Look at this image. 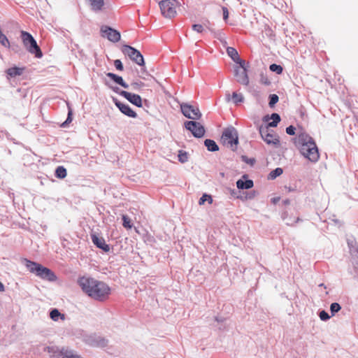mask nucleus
<instances>
[{
  "mask_svg": "<svg viewBox=\"0 0 358 358\" xmlns=\"http://www.w3.org/2000/svg\"><path fill=\"white\" fill-rule=\"evenodd\" d=\"M78 284L84 292L97 301L106 300L110 293V288L108 285L90 277L80 278Z\"/></svg>",
  "mask_w": 358,
  "mask_h": 358,
  "instance_id": "f257e3e1",
  "label": "nucleus"
},
{
  "mask_svg": "<svg viewBox=\"0 0 358 358\" xmlns=\"http://www.w3.org/2000/svg\"><path fill=\"white\" fill-rule=\"evenodd\" d=\"M25 262L26 267L28 270L35 273L38 277L50 282H54L57 280L56 275L48 268L27 259H25Z\"/></svg>",
  "mask_w": 358,
  "mask_h": 358,
  "instance_id": "f03ea898",
  "label": "nucleus"
},
{
  "mask_svg": "<svg viewBox=\"0 0 358 358\" xmlns=\"http://www.w3.org/2000/svg\"><path fill=\"white\" fill-rule=\"evenodd\" d=\"M20 34L23 45L26 49L31 54L34 55L36 57L41 58L43 56L42 52L32 35L25 31H22Z\"/></svg>",
  "mask_w": 358,
  "mask_h": 358,
  "instance_id": "7ed1b4c3",
  "label": "nucleus"
},
{
  "mask_svg": "<svg viewBox=\"0 0 358 358\" xmlns=\"http://www.w3.org/2000/svg\"><path fill=\"white\" fill-rule=\"evenodd\" d=\"M221 141L224 145L234 150V146H236L238 143L237 130L233 127L226 128L222 132Z\"/></svg>",
  "mask_w": 358,
  "mask_h": 358,
  "instance_id": "20e7f679",
  "label": "nucleus"
},
{
  "mask_svg": "<svg viewBox=\"0 0 358 358\" xmlns=\"http://www.w3.org/2000/svg\"><path fill=\"white\" fill-rule=\"evenodd\" d=\"M176 0H162L159 1V6L162 15L166 18L174 17L176 14Z\"/></svg>",
  "mask_w": 358,
  "mask_h": 358,
  "instance_id": "39448f33",
  "label": "nucleus"
},
{
  "mask_svg": "<svg viewBox=\"0 0 358 358\" xmlns=\"http://www.w3.org/2000/svg\"><path fill=\"white\" fill-rule=\"evenodd\" d=\"M299 150L300 153L311 162L315 163L320 158L318 148L315 142L310 143L308 145H303V147Z\"/></svg>",
  "mask_w": 358,
  "mask_h": 358,
  "instance_id": "423d86ee",
  "label": "nucleus"
},
{
  "mask_svg": "<svg viewBox=\"0 0 358 358\" xmlns=\"http://www.w3.org/2000/svg\"><path fill=\"white\" fill-rule=\"evenodd\" d=\"M51 358H83L73 350L57 347L48 348Z\"/></svg>",
  "mask_w": 358,
  "mask_h": 358,
  "instance_id": "0eeeda50",
  "label": "nucleus"
},
{
  "mask_svg": "<svg viewBox=\"0 0 358 358\" xmlns=\"http://www.w3.org/2000/svg\"><path fill=\"white\" fill-rule=\"evenodd\" d=\"M122 52L124 55H127L131 60L134 62L139 66H144L145 62L142 54L136 48L125 45L123 46Z\"/></svg>",
  "mask_w": 358,
  "mask_h": 358,
  "instance_id": "6e6552de",
  "label": "nucleus"
},
{
  "mask_svg": "<svg viewBox=\"0 0 358 358\" xmlns=\"http://www.w3.org/2000/svg\"><path fill=\"white\" fill-rule=\"evenodd\" d=\"M182 113L187 118L192 120H199L202 115L198 107H195L189 103H183L180 104Z\"/></svg>",
  "mask_w": 358,
  "mask_h": 358,
  "instance_id": "1a4fd4ad",
  "label": "nucleus"
},
{
  "mask_svg": "<svg viewBox=\"0 0 358 358\" xmlns=\"http://www.w3.org/2000/svg\"><path fill=\"white\" fill-rule=\"evenodd\" d=\"M185 127L187 130L191 131L195 138H200L205 134L204 127L196 121H187L185 122Z\"/></svg>",
  "mask_w": 358,
  "mask_h": 358,
  "instance_id": "9d476101",
  "label": "nucleus"
},
{
  "mask_svg": "<svg viewBox=\"0 0 358 358\" xmlns=\"http://www.w3.org/2000/svg\"><path fill=\"white\" fill-rule=\"evenodd\" d=\"M101 35L103 38H107L108 41L113 43L118 42L121 38L120 31L117 30L107 26L103 25L100 29Z\"/></svg>",
  "mask_w": 358,
  "mask_h": 358,
  "instance_id": "9b49d317",
  "label": "nucleus"
},
{
  "mask_svg": "<svg viewBox=\"0 0 358 358\" xmlns=\"http://www.w3.org/2000/svg\"><path fill=\"white\" fill-rule=\"evenodd\" d=\"M259 131L262 139L267 144L277 145L279 143L278 138L268 132V127L262 125L259 127Z\"/></svg>",
  "mask_w": 358,
  "mask_h": 358,
  "instance_id": "f8f14e48",
  "label": "nucleus"
},
{
  "mask_svg": "<svg viewBox=\"0 0 358 358\" xmlns=\"http://www.w3.org/2000/svg\"><path fill=\"white\" fill-rule=\"evenodd\" d=\"M348 245L352 257V264L356 272H358V247L354 241L348 240Z\"/></svg>",
  "mask_w": 358,
  "mask_h": 358,
  "instance_id": "ddd939ff",
  "label": "nucleus"
},
{
  "mask_svg": "<svg viewBox=\"0 0 358 358\" xmlns=\"http://www.w3.org/2000/svg\"><path fill=\"white\" fill-rule=\"evenodd\" d=\"M120 94L136 106H142V99L138 94H132L131 92L123 90L120 92Z\"/></svg>",
  "mask_w": 358,
  "mask_h": 358,
  "instance_id": "4468645a",
  "label": "nucleus"
},
{
  "mask_svg": "<svg viewBox=\"0 0 358 358\" xmlns=\"http://www.w3.org/2000/svg\"><path fill=\"white\" fill-rule=\"evenodd\" d=\"M114 103L124 115L133 118L137 117L136 113L134 112L128 104L123 103L117 99H114Z\"/></svg>",
  "mask_w": 358,
  "mask_h": 358,
  "instance_id": "2eb2a0df",
  "label": "nucleus"
},
{
  "mask_svg": "<svg viewBox=\"0 0 358 358\" xmlns=\"http://www.w3.org/2000/svg\"><path fill=\"white\" fill-rule=\"evenodd\" d=\"M313 142H315V141L311 136L306 133H301L296 138L295 145L298 149H300L303 145H308Z\"/></svg>",
  "mask_w": 358,
  "mask_h": 358,
  "instance_id": "dca6fc26",
  "label": "nucleus"
},
{
  "mask_svg": "<svg viewBox=\"0 0 358 358\" xmlns=\"http://www.w3.org/2000/svg\"><path fill=\"white\" fill-rule=\"evenodd\" d=\"M247 71V69H241L240 68H235L234 69V75L237 78V81L244 85L249 84Z\"/></svg>",
  "mask_w": 358,
  "mask_h": 358,
  "instance_id": "f3484780",
  "label": "nucleus"
},
{
  "mask_svg": "<svg viewBox=\"0 0 358 358\" xmlns=\"http://www.w3.org/2000/svg\"><path fill=\"white\" fill-rule=\"evenodd\" d=\"M91 239L92 243L99 249L103 250L104 252H108L110 250L109 245L106 244L103 237H99L95 234H91Z\"/></svg>",
  "mask_w": 358,
  "mask_h": 358,
  "instance_id": "a211bd4d",
  "label": "nucleus"
},
{
  "mask_svg": "<svg viewBox=\"0 0 358 358\" xmlns=\"http://www.w3.org/2000/svg\"><path fill=\"white\" fill-rule=\"evenodd\" d=\"M92 11L100 12L104 6V0H86Z\"/></svg>",
  "mask_w": 358,
  "mask_h": 358,
  "instance_id": "6ab92c4d",
  "label": "nucleus"
},
{
  "mask_svg": "<svg viewBox=\"0 0 358 358\" xmlns=\"http://www.w3.org/2000/svg\"><path fill=\"white\" fill-rule=\"evenodd\" d=\"M106 76L112 79L115 83L120 85L124 88H128L129 85L124 81L123 78L113 73H106Z\"/></svg>",
  "mask_w": 358,
  "mask_h": 358,
  "instance_id": "aec40b11",
  "label": "nucleus"
},
{
  "mask_svg": "<svg viewBox=\"0 0 358 358\" xmlns=\"http://www.w3.org/2000/svg\"><path fill=\"white\" fill-rule=\"evenodd\" d=\"M253 185H254V183L252 180H243L240 179L236 182V186H237L238 189H248L252 188L253 187Z\"/></svg>",
  "mask_w": 358,
  "mask_h": 358,
  "instance_id": "412c9836",
  "label": "nucleus"
},
{
  "mask_svg": "<svg viewBox=\"0 0 358 358\" xmlns=\"http://www.w3.org/2000/svg\"><path fill=\"white\" fill-rule=\"evenodd\" d=\"M24 71V68H19V67H11L6 70V73L8 76L11 78H14L17 76H20L22 74Z\"/></svg>",
  "mask_w": 358,
  "mask_h": 358,
  "instance_id": "4be33fe9",
  "label": "nucleus"
},
{
  "mask_svg": "<svg viewBox=\"0 0 358 358\" xmlns=\"http://www.w3.org/2000/svg\"><path fill=\"white\" fill-rule=\"evenodd\" d=\"M204 145L207 148V150L210 152H215L219 150V147L215 141L211 139H206L204 141Z\"/></svg>",
  "mask_w": 358,
  "mask_h": 358,
  "instance_id": "5701e85b",
  "label": "nucleus"
},
{
  "mask_svg": "<svg viewBox=\"0 0 358 358\" xmlns=\"http://www.w3.org/2000/svg\"><path fill=\"white\" fill-rule=\"evenodd\" d=\"M282 219L284 221H285V223L287 225H289V226L293 225L294 224L296 223L299 220V218L298 217H289L287 212H285L282 213Z\"/></svg>",
  "mask_w": 358,
  "mask_h": 358,
  "instance_id": "b1692460",
  "label": "nucleus"
},
{
  "mask_svg": "<svg viewBox=\"0 0 358 358\" xmlns=\"http://www.w3.org/2000/svg\"><path fill=\"white\" fill-rule=\"evenodd\" d=\"M50 317L53 321H58L59 319L64 320L65 319V315L64 314H61L60 312L56 308L52 309L50 311Z\"/></svg>",
  "mask_w": 358,
  "mask_h": 358,
  "instance_id": "393cba45",
  "label": "nucleus"
},
{
  "mask_svg": "<svg viewBox=\"0 0 358 358\" xmlns=\"http://www.w3.org/2000/svg\"><path fill=\"white\" fill-rule=\"evenodd\" d=\"M227 52L234 62L236 60H239L238 51L234 48L228 47L227 48Z\"/></svg>",
  "mask_w": 358,
  "mask_h": 358,
  "instance_id": "a878e982",
  "label": "nucleus"
},
{
  "mask_svg": "<svg viewBox=\"0 0 358 358\" xmlns=\"http://www.w3.org/2000/svg\"><path fill=\"white\" fill-rule=\"evenodd\" d=\"M270 118L273 121L268 122L266 127H275L280 121V117L278 113H272Z\"/></svg>",
  "mask_w": 358,
  "mask_h": 358,
  "instance_id": "bb28decb",
  "label": "nucleus"
},
{
  "mask_svg": "<svg viewBox=\"0 0 358 358\" xmlns=\"http://www.w3.org/2000/svg\"><path fill=\"white\" fill-rule=\"evenodd\" d=\"M66 169L62 166H58L55 170V175L57 178L63 179L66 176Z\"/></svg>",
  "mask_w": 358,
  "mask_h": 358,
  "instance_id": "cd10ccee",
  "label": "nucleus"
},
{
  "mask_svg": "<svg viewBox=\"0 0 358 358\" xmlns=\"http://www.w3.org/2000/svg\"><path fill=\"white\" fill-rule=\"evenodd\" d=\"M283 173V171L281 168H276L268 174V178L270 180H274L278 176H280Z\"/></svg>",
  "mask_w": 358,
  "mask_h": 358,
  "instance_id": "c85d7f7f",
  "label": "nucleus"
},
{
  "mask_svg": "<svg viewBox=\"0 0 358 358\" xmlns=\"http://www.w3.org/2000/svg\"><path fill=\"white\" fill-rule=\"evenodd\" d=\"M231 98L233 102L236 105L243 102L244 100L243 96L241 94H238L236 92H233Z\"/></svg>",
  "mask_w": 358,
  "mask_h": 358,
  "instance_id": "c756f323",
  "label": "nucleus"
},
{
  "mask_svg": "<svg viewBox=\"0 0 358 358\" xmlns=\"http://www.w3.org/2000/svg\"><path fill=\"white\" fill-rule=\"evenodd\" d=\"M341 309V306L338 303H332L330 306V311L331 316H334Z\"/></svg>",
  "mask_w": 358,
  "mask_h": 358,
  "instance_id": "7c9ffc66",
  "label": "nucleus"
},
{
  "mask_svg": "<svg viewBox=\"0 0 358 358\" xmlns=\"http://www.w3.org/2000/svg\"><path fill=\"white\" fill-rule=\"evenodd\" d=\"M206 201H208V203H213V199L210 195H208L207 194H203L202 196L199 200V205H203Z\"/></svg>",
  "mask_w": 358,
  "mask_h": 358,
  "instance_id": "2f4dec72",
  "label": "nucleus"
},
{
  "mask_svg": "<svg viewBox=\"0 0 358 358\" xmlns=\"http://www.w3.org/2000/svg\"><path fill=\"white\" fill-rule=\"evenodd\" d=\"M269 103L268 105L271 108H273L278 101L279 97L277 94H273L269 95Z\"/></svg>",
  "mask_w": 358,
  "mask_h": 358,
  "instance_id": "473e14b6",
  "label": "nucleus"
},
{
  "mask_svg": "<svg viewBox=\"0 0 358 358\" xmlns=\"http://www.w3.org/2000/svg\"><path fill=\"white\" fill-rule=\"evenodd\" d=\"M269 69L271 71L276 73L277 74L282 73L283 69L280 65L273 64L270 65Z\"/></svg>",
  "mask_w": 358,
  "mask_h": 358,
  "instance_id": "72a5a7b5",
  "label": "nucleus"
},
{
  "mask_svg": "<svg viewBox=\"0 0 358 358\" xmlns=\"http://www.w3.org/2000/svg\"><path fill=\"white\" fill-rule=\"evenodd\" d=\"M122 220H123V226L127 229H131L132 227V225L131 224L130 218L125 215H122Z\"/></svg>",
  "mask_w": 358,
  "mask_h": 358,
  "instance_id": "f704fd0d",
  "label": "nucleus"
},
{
  "mask_svg": "<svg viewBox=\"0 0 358 358\" xmlns=\"http://www.w3.org/2000/svg\"><path fill=\"white\" fill-rule=\"evenodd\" d=\"M259 82L264 85H266V86H268L270 85L271 84V81L270 80L268 79V78L267 77L266 75L264 74V73H261L260 74V79H259Z\"/></svg>",
  "mask_w": 358,
  "mask_h": 358,
  "instance_id": "c9c22d12",
  "label": "nucleus"
},
{
  "mask_svg": "<svg viewBox=\"0 0 358 358\" xmlns=\"http://www.w3.org/2000/svg\"><path fill=\"white\" fill-rule=\"evenodd\" d=\"M188 159L187 155L185 152L180 151L178 155V160L182 162H186Z\"/></svg>",
  "mask_w": 358,
  "mask_h": 358,
  "instance_id": "e433bc0d",
  "label": "nucleus"
},
{
  "mask_svg": "<svg viewBox=\"0 0 358 358\" xmlns=\"http://www.w3.org/2000/svg\"><path fill=\"white\" fill-rule=\"evenodd\" d=\"M319 316L321 320L327 321L330 318L329 315L325 310H322L319 313Z\"/></svg>",
  "mask_w": 358,
  "mask_h": 358,
  "instance_id": "4c0bfd02",
  "label": "nucleus"
},
{
  "mask_svg": "<svg viewBox=\"0 0 358 358\" xmlns=\"http://www.w3.org/2000/svg\"><path fill=\"white\" fill-rule=\"evenodd\" d=\"M132 88L136 90H138L142 88L145 85L141 81L134 82L131 84Z\"/></svg>",
  "mask_w": 358,
  "mask_h": 358,
  "instance_id": "58836bf2",
  "label": "nucleus"
},
{
  "mask_svg": "<svg viewBox=\"0 0 358 358\" xmlns=\"http://www.w3.org/2000/svg\"><path fill=\"white\" fill-rule=\"evenodd\" d=\"M192 29L198 33H201L203 31V27L200 24H194L192 25Z\"/></svg>",
  "mask_w": 358,
  "mask_h": 358,
  "instance_id": "ea45409f",
  "label": "nucleus"
},
{
  "mask_svg": "<svg viewBox=\"0 0 358 358\" xmlns=\"http://www.w3.org/2000/svg\"><path fill=\"white\" fill-rule=\"evenodd\" d=\"M114 66L119 71H122L124 67L122 62L120 59H115L114 61Z\"/></svg>",
  "mask_w": 358,
  "mask_h": 358,
  "instance_id": "a19ab883",
  "label": "nucleus"
},
{
  "mask_svg": "<svg viewBox=\"0 0 358 358\" xmlns=\"http://www.w3.org/2000/svg\"><path fill=\"white\" fill-rule=\"evenodd\" d=\"M296 128L290 125L286 128V133L290 136H293L295 134Z\"/></svg>",
  "mask_w": 358,
  "mask_h": 358,
  "instance_id": "79ce46f5",
  "label": "nucleus"
},
{
  "mask_svg": "<svg viewBox=\"0 0 358 358\" xmlns=\"http://www.w3.org/2000/svg\"><path fill=\"white\" fill-rule=\"evenodd\" d=\"M234 62L239 64V66H236V68H240L241 69H247V67L245 66V62L241 59L240 57L239 60H236L234 61Z\"/></svg>",
  "mask_w": 358,
  "mask_h": 358,
  "instance_id": "37998d69",
  "label": "nucleus"
},
{
  "mask_svg": "<svg viewBox=\"0 0 358 358\" xmlns=\"http://www.w3.org/2000/svg\"><path fill=\"white\" fill-rule=\"evenodd\" d=\"M71 115H72V111L71 109H69V113H68V117H67L66 121L62 124L63 126H65L66 124H69V122H71L72 121Z\"/></svg>",
  "mask_w": 358,
  "mask_h": 358,
  "instance_id": "c03bdc74",
  "label": "nucleus"
},
{
  "mask_svg": "<svg viewBox=\"0 0 358 358\" xmlns=\"http://www.w3.org/2000/svg\"><path fill=\"white\" fill-rule=\"evenodd\" d=\"M222 10H223V19L224 20H227V19L229 17V12H228V10L226 7H223L222 8Z\"/></svg>",
  "mask_w": 358,
  "mask_h": 358,
  "instance_id": "a18cd8bd",
  "label": "nucleus"
},
{
  "mask_svg": "<svg viewBox=\"0 0 358 358\" xmlns=\"http://www.w3.org/2000/svg\"><path fill=\"white\" fill-rule=\"evenodd\" d=\"M5 290V287L3 284L0 281V292H3Z\"/></svg>",
  "mask_w": 358,
  "mask_h": 358,
  "instance_id": "49530a36",
  "label": "nucleus"
},
{
  "mask_svg": "<svg viewBox=\"0 0 358 358\" xmlns=\"http://www.w3.org/2000/svg\"><path fill=\"white\" fill-rule=\"evenodd\" d=\"M285 189L287 192H292V191H294V189H292L291 187H287V186H285Z\"/></svg>",
  "mask_w": 358,
  "mask_h": 358,
  "instance_id": "de8ad7c7",
  "label": "nucleus"
},
{
  "mask_svg": "<svg viewBox=\"0 0 358 358\" xmlns=\"http://www.w3.org/2000/svg\"><path fill=\"white\" fill-rule=\"evenodd\" d=\"M215 320L218 322H222L224 321L222 318H219L217 317H215Z\"/></svg>",
  "mask_w": 358,
  "mask_h": 358,
  "instance_id": "09e8293b",
  "label": "nucleus"
},
{
  "mask_svg": "<svg viewBox=\"0 0 358 358\" xmlns=\"http://www.w3.org/2000/svg\"><path fill=\"white\" fill-rule=\"evenodd\" d=\"M272 200L273 203H276V202L279 200V198H273Z\"/></svg>",
  "mask_w": 358,
  "mask_h": 358,
  "instance_id": "8fccbe9b",
  "label": "nucleus"
},
{
  "mask_svg": "<svg viewBox=\"0 0 358 358\" xmlns=\"http://www.w3.org/2000/svg\"><path fill=\"white\" fill-rule=\"evenodd\" d=\"M289 203H290V201H289V199H286V200H285V201H284V203H285V205H288V204H289Z\"/></svg>",
  "mask_w": 358,
  "mask_h": 358,
  "instance_id": "3c124183",
  "label": "nucleus"
},
{
  "mask_svg": "<svg viewBox=\"0 0 358 358\" xmlns=\"http://www.w3.org/2000/svg\"><path fill=\"white\" fill-rule=\"evenodd\" d=\"M268 119H269L268 116V115H266V116H264V119H263V120H264V121H268Z\"/></svg>",
  "mask_w": 358,
  "mask_h": 358,
  "instance_id": "603ef678",
  "label": "nucleus"
},
{
  "mask_svg": "<svg viewBox=\"0 0 358 358\" xmlns=\"http://www.w3.org/2000/svg\"><path fill=\"white\" fill-rule=\"evenodd\" d=\"M254 162H255L254 159H250L249 161H248V163L250 162L251 164H252Z\"/></svg>",
  "mask_w": 358,
  "mask_h": 358,
  "instance_id": "864d4df0",
  "label": "nucleus"
},
{
  "mask_svg": "<svg viewBox=\"0 0 358 358\" xmlns=\"http://www.w3.org/2000/svg\"><path fill=\"white\" fill-rule=\"evenodd\" d=\"M254 162H255L254 159H250L249 161H248V163L250 162L251 164H252Z\"/></svg>",
  "mask_w": 358,
  "mask_h": 358,
  "instance_id": "5fc2aeb1",
  "label": "nucleus"
},
{
  "mask_svg": "<svg viewBox=\"0 0 358 358\" xmlns=\"http://www.w3.org/2000/svg\"><path fill=\"white\" fill-rule=\"evenodd\" d=\"M229 96H230V95H229V94H227V98H226V99H227V100L228 101H230V97H229Z\"/></svg>",
  "mask_w": 358,
  "mask_h": 358,
  "instance_id": "6e6d98bb",
  "label": "nucleus"
},
{
  "mask_svg": "<svg viewBox=\"0 0 358 358\" xmlns=\"http://www.w3.org/2000/svg\"><path fill=\"white\" fill-rule=\"evenodd\" d=\"M319 286L321 287H324V288H326V287L324 286V285L323 283H321Z\"/></svg>",
  "mask_w": 358,
  "mask_h": 358,
  "instance_id": "4d7b16f0",
  "label": "nucleus"
}]
</instances>
